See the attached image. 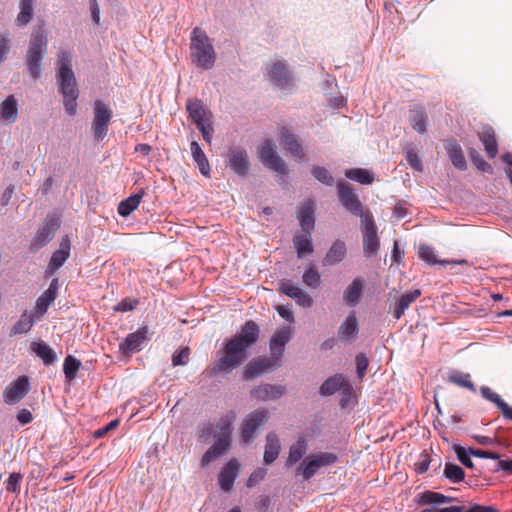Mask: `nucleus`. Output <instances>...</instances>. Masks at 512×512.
<instances>
[{"label":"nucleus","instance_id":"nucleus-55","mask_svg":"<svg viewBox=\"0 0 512 512\" xmlns=\"http://www.w3.org/2000/svg\"><path fill=\"white\" fill-rule=\"evenodd\" d=\"M190 349L188 347H184L180 349L178 352L174 353L172 356V365L173 366H181L186 365L189 360Z\"/></svg>","mask_w":512,"mask_h":512},{"label":"nucleus","instance_id":"nucleus-17","mask_svg":"<svg viewBox=\"0 0 512 512\" xmlns=\"http://www.w3.org/2000/svg\"><path fill=\"white\" fill-rule=\"evenodd\" d=\"M60 226L59 219L55 216L46 218L44 224L38 229L33 240L32 247L38 250L49 243Z\"/></svg>","mask_w":512,"mask_h":512},{"label":"nucleus","instance_id":"nucleus-27","mask_svg":"<svg viewBox=\"0 0 512 512\" xmlns=\"http://www.w3.org/2000/svg\"><path fill=\"white\" fill-rule=\"evenodd\" d=\"M190 151L194 162L199 168L200 173L205 177H210L211 167L209 161L197 141H191Z\"/></svg>","mask_w":512,"mask_h":512},{"label":"nucleus","instance_id":"nucleus-46","mask_svg":"<svg viewBox=\"0 0 512 512\" xmlns=\"http://www.w3.org/2000/svg\"><path fill=\"white\" fill-rule=\"evenodd\" d=\"M454 498L445 496L438 492L433 491H425L420 495L419 503L420 504H442V503H449L453 501Z\"/></svg>","mask_w":512,"mask_h":512},{"label":"nucleus","instance_id":"nucleus-61","mask_svg":"<svg viewBox=\"0 0 512 512\" xmlns=\"http://www.w3.org/2000/svg\"><path fill=\"white\" fill-rule=\"evenodd\" d=\"M355 361L357 374L359 378H363L368 367V358L363 353H360L356 356Z\"/></svg>","mask_w":512,"mask_h":512},{"label":"nucleus","instance_id":"nucleus-22","mask_svg":"<svg viewBox=\"0 0 512 512\" xmlns=\"http://www.w3.org/2000/svg\"><path fill=\"white\" fill-rule=\"evenodd\" d=\"M284 394V387L281 385L261 384L251 391L253 398L259 401L279 399Z\"/></svg>","mask_w":512,"mask_h":512},{"label":"nucleus","instance_id":"nucleus-29","mask_svg":"<svg viewBox=\"0 0 512 512\" xmlns=\"http://www.w3.org/2000/svg\"><path fill=\"white\" fill-rule=\"evenodd\" d=\"M362 290L363 280L361 278H355L343 292L344 302L350 307L356 306L360 301Z\"/></svg>","mask_w":512,"mask_h":512},{"label":"nucleus","instance_id":"nucleus-4","mask_svg":"<svg viewBox=\"0 0 512 512\" xmlns=\"http://www.w3.org/2000/svg\"><path fill=\"white\" fill-rule=\"evenodd\" d=\"M190 40L192 63L205 70L211 69L216 61V52L207 33L201 28L195 27Z\"/></svg>","mask_w":512,"mask_h":512},{"label":"nucleus","instance_id":"nucleus-15","mask_svg":"<svg viewBox=\"0 0 512 512\" xmlns=\"http://www.w3.org/2000/svg\"><path fill=\"white\" fill-rule=\"evenodd\" d=\"M29 390L28 377L20 376L5 388L3 392L4 402L8 405H15L28 394Z\"/></svg>","mask_w":512,"mask_h":512},{"label":"nucleus","instance_id":"nucleus-45","mask_svg":"<svg viewBox=\"0 0 512 512\" xmlns=\"http://www.w3.org/2000/svg\"><path fill=\"white\" fill-rule=\"evenodd\" d=\"M448 381L470 391L475 392V385L470 380V375L460 371H452L448 376Z\"/></svg>","mask_w":512,"mask_h":512},{"label":"nucleus","instance_id":"nucleus-43","mask_svg":"<svg viewBox=\"0 0 512 512\" xmlns=\"http://www.w3.org/2000/svg\"><path fill=\"white\" fill-rule=\"evenodd\" d=\"M345 176L364 185L371 184L374 181L373 173L362 168L348 169L345 171Z\"/></svg>","mask_w":512,"mask_h":512},{"label":"nucleus","instance_id":"nucleus-12","mask_svg":"<svg viewBox=\"0 0 512 512\" xmlns=\"http://www.w3.org/2000/svg\"><path fill=\"white\" fill-rule=\"evenodd\" d=\"M280 360L276 355L270 357H259L250 361L244 369V378L247 380L254 379L263 373L272 371L280 366Z\"/></svg>","mask_w":512,"mask_h":512},{"label":"nucleus","instance_id":"nucleus-57","mask_svg":"<svg viewBox=\"0 0 512 512\" xmlns=\"http://www.w3.org/2000/svg\"><path fill=\"white\" fill-rule=\"evenodd\" d=\"M138 304V300L136 299H130V298H125L123 299L122 301H120L115 307H114V310L115 311H119V312H127V311H132L135 309V307L137 306Z\"/></svg>","mask_w":512,"mask_h":512},{"label":"nucleus","instance_id":"nucleus-33","mask_svg":"<svg viewBox=\"0 0 512 512\" xmlns=\"http://www.w3.org/2000/svg\"><path fill=\"white\" fill-rule=\"evenodd\" d=\"M280 449L281 444L278 436L273 432L268 433L266 436V446L263 457L264 462L266 464L273 463L277 459Z\"/></svg>","mask_w":512,"mask_h":512},{"label":"nucleus","instance_id":"nucleus-53","mask_svg":"<svg viewBox=\"0 0 512 512\" xmlns=\"http://www.w3.org/2000/svg\"><path fill=\"white\" fill-rule=\"evenodd\" d=\"M23 476L20 473H12L10 474L8 480L6 481V490L8 492L19 494L20 492V482Z\"/></svg>","mask_w":512,"mask_h":512},{"label":"nucleus","instance_id":"nucleus-28","mask_svg":"<svg viewBox=\"0 0 512 512\" xmlns=\"http://www.w3.org/2000/svg\"><path fill=\"white\" fill-rule=\"evenodd\" d=\"M0 116L1 119L7 124H12L17 120L18 103L14 95H9L0 104Z\"/></svg>","mask_w":512,"mask_h":512},{"label":"nucleus","instance_id":"nucleus-14","mask_svg":"<svg viewBox=\"0 0 512 512\" xmlns=\"http://www.w3.org/2000/svg\"><path fill=\"white\" fill-rule=\"evenodd\" d=\"M337 187L339 200L349 212L360 218L362 214H371L369 211L363 210L361 202L350 185L345 182H340Z\"/></svg>","mask_w":512,"mask_h":512},{"label":"nucleus","instance_id":"nucleus-52","mask_svg":"<svg viewBox=\"0 0 512 512\" xmlns=\"http://www.w3.org/2000/svg\"><path fill=\"white\" fill-rule=\"evenodd\" d=\"M300 287L294 284L291 280L284 279L279 283V291L290 298H293L297 295Z\"/></svg>","mask_w":512,"mask_h":512},{"label":"nucleus","instance_id":"nucleus-42","mask_svg":"<svg viewBox=\"0 0 512 512\" xmlns=\"http://www.w3.org/2000/svg\"><path fill=\"white\" fill-rule=\"evenodd\" d=\"M34 324L33 314L24 311L19 320L14 324L11 329L10 335L23 334L30 331Z\"/></svg>","mask_w":512,"mask_h":512},{"label":"nucleus","instance_id":"nucleus-18","mask_svg":"<svg viewBox=\"0 0 512 512\" xmlns=\"http://www.w3.org/2000/svg\"><path fill=\"white\" fill-rule=\"evenodd\" d=\"M227 166L237 175L245 176L250 169V162L245 149L234 147L229 150Z\"/></svg>","mask_w":512,"mask_h":512},{"label":"nucleus","instance_id":"nucleus-48","mask_svg":"<svg viewBox=\"0 0 512 512\" xmlns=\"http://www.w3.org/2000/svg\"><path fill=\"white\" fill-rule=\"evenodd\" d=\"M54 300L53 291H45L36 301L35 314L39 317L43 316Z\"/></svg>","mask_w":512,"mask_h":512},{"label":"nucleus","instance_id":"nucleus-3","mask_svg":"<svg viewBox=\"0 0 512 512\" xmlns=\"http://www.w3.org/2000/svg\"><path fill=\"white\" fill-rule=\"evenodd\" d=\"M236 420V413L228 411L216 423L214 431V444L202 456L201 465H209L212 461L223 456L230 448L232 425Z\"/></svg>","mask_w":512,"mask_h":512},{"label":"nucleus","instance_id":"nucleus-63","mask_svg":"<svg viewBox=\"0 0 512 512\" xmlns=\"http://www.w3.org/2000/svg\"><path fill=\"white\" fill-rule=\"evenodd\" d=\"M267 473V470L264 469V468H259L257 470H255L250 476L249 478L247 479V483L246 485L248 487H253L255 486L257 483H259L261 480L264 479L265 475Z\"/></svg>","mask_w":512,"mask_h":512},{"label":"nucleus","instance_id":"nucleus-54","mask_svg":"<svg viewBox=\"0 0 512 512\" xmlns=\"http://www.w3.org/2000/svg\"><path fill=\"white\" fill-rule=\"evenodd\" d=\"M454 451H455V453L457 455L458 460L464 466H466L467 468H473L474 467V464H473L472 460L470 459L471 455L469 453V449L466 450L464 447H462L460 445H455Z\"/></svg>","mask_w":512,"mask_h":512},{"label":"nucleus","instance_id":"nucleus-25","mask_svg":"<svg viewBox=\"0 0 512 512\" xmlns=\"http://www.w3.org/2000/svg\"><path fill=\"white\" fill-rule=\"evenodd\" d=\"M359 331V324L355 312H351L341 323L338 329V337L340 340H352Z\"/></svg>","mask_w":512,"mask_h":512},{"label":"nucleus","instance_id":"nucleus-21","mask_svg":"<svg viewBox=\"0 0 512 512\" xmlns=\"http://www.w3.org/2000/svg\"><path fill=\"white\" fill-rule=\"evenodd\" d=\"M70 239L64 236L60 242L59 249H57L50 259L47 267V272L53 274L57 271L70 256Z\"/></svg>","mask_w":512,"mask_h":512},{"label":"nucleus","instance_id":"nucleus-47","mask_svg":"<svg viewBox=\"0 0 512 512\" xmlns=\"http://www.w3.org/2000/svg\"><path fill=\"white\" fill-rule=\"evenodd\" d=\"M444 476L453 483H459L464 479V470L453 463H446L444 468Z\"/></svg>","mask_w":512,"mask_h":512},{"label":"nucleus","instance_id":"nucleus-32","mask_svg":"<svg viewBox=\"0 0 512 512\" xmlns=\"http://www.w3.org/2000/svg\"><path fill=\"white\" fill-rule=\"evenodd\" d=\"M479 139L483 143L486 154L490 158L496 157L498 153L497 142L494 130L490 126H484L479 132Z\"/></svg>","mask_w":512,"mask_h":512},{"label":"nucleus","instance_id":"nucleus-1","mask_svg":"<svg viewBox=\"0 0 512 512\" xmlns=\"http://www.w3.org/2000/svg\"><path fill=\"white\" fill-rule=\"evenodd\" d=\"M259 333V326L252 320L247 321L237 335L226 340L213 371L229 373L238 368L246 360L247 350L257 342Z\"/></svg>","mask_w":512,"mask_h":512},{"label":"nucleus","instance_id":"nucleus-23","mask_svg":"<svg viewBox=\"0 0 512 512\" xmlns=\"http://www.w3.org/2000/svg\"><path fill=\"white\" fill-rule=\"evenodd\" d=\"M280 142L284 149L289 152L293 157L301 159L304 157V151L295 137L287 128L283 127L280 130Z\"/></svg>","mask_w":512,"mask_h":512},{"label":"nucleus","instance_id":"nucleus-40","mask_svg":"<svg viewBox=\"0 0 512 512\" xmlns=\"http://www.w3.org/2000/svg\"><path fill=\"white\" fill-rule=\"evenodd\" d=\"M293 242L297 250L298 257L301 258L305 254H310L313 252V245L310 232L304 231V233L296 235L294 237Z\"/></svg>","mask_w":512,"mask_h":512},{"label":"nucleus","instance_id":"nucleus-20","mask_svg":"<svg viewBox=\"0 0 512 512\" xmlns=\"http://www.w3.org/2000/svg\"><path fill=\"white\" fill-rule=\"evenodd\" d=\"M239 471V463L236 459H231L228 463L222 468L218 476V483L220 488L229 492L234 484V481L238 475Z\"/></svg>","mask_w":512,"mask_h":512},{"label":"nucleus","instance_id":"nucleus-62","mask_svg":"<svg viewBox=\"0 0 512 512\" xmlns=\"http://www.w3.org/2000/svg\"><path fill=\"white\" fill-rule=\"evenodd\" d=\"M10 52V40L7 36L0 35V65L7 59Z\"/></svg>","mask_w":512,"mask_h":512},{"label":"nucleus","instance_id":"nucleus-24","mask_svg":"<svg viewBox=\"0 0 512 512\" xmlns=\"http://www.w3.org/2000/svg\"><path fill=\"white\" fill-rule=\"evenodd\" d=\"M480 393L483 398L494 403L497 408L501 411L504 418L512 420V407L509 406L496 392L492 391L487 386L480 388Z\"/></svg>","mask_w":512,"mask_h":512},{"label":"nucleus","instance_id":"nucleus-51","mask_svg":"<svg viewBox=\"0 0 512 512\" xmlns=\"http://www.w3.org/2000/svg\"><path fill=\"white\" fill-rule=\"evenodd\" d=\"M312 175L318 181H320L321 183H323L325 185L332 186L334 183V178L332 177L330 172L324 167H320V166L313 167Z\"/></svg>","mask_w":512,"mask_h":512},{"label":"nucleus","instance_id":"nucleus-7","mask_svg":"<svg viewBox=\"0 0 512 512\" xmlns=\"http://www.w3.org/2000/svg\"><path fill=\"white\" fill-rule=\"evenodd\" d=\"M112 116L113 111L109 105L101 100L94 102L91 130L96 141L100 142L107 136Z\"/></svg>","mask_w":512,"mask_h":512},{"label":"nucleus","instance_id":"nucleus-6","mask_svg":"<svg viewBox=\"0 0 512 512\" xmlns=\"http://www.w3.org/2000/svg\"><path fill=\"white\" fill-rule=\"evenodd\" d=\"M186 109L189 113V117L201 131L203 139L208 144H211L214 133L211 112L204 106L202 101L198 99L187 100Z\"/></svg>","mask_w":512,"mask_h":512},{"label":"nucleus","instance_id":"nucleus-9","mask_svg":"<svg viewBox=\"0 0 512 512\" xmlns=\"http://www.w3.org/2000/svg\"><path fill=\"white\" fill-rule=\"evenodd\" d=\"M268 420V411L257 409L249 413L241 424V438L244 442L250 443L256 437L257 430L264 426Z\"/></svg>","mask_w":512,"mask_h":512},{"label":"nucleus","instance_id":"nucleus-41","mask_svg":"<svg viewBox=\"0 0 512 512\" xmlns=\"http://www.w3.org/2000/svg\"><path fill=\"white\" fill-rule=\"evenodd\" d=\"M31 348L45 365L53 364L57 358L56 353L45 343L33 342Z\"/></svg>","mask_w":512,"mask_h":512},{"label":"nucleus","instance_id":"nucleus-30","mask_svg":"<svg viewBox=\"0 0 512 512\" xmlns=\"http://www.w3.org/2000/svg\"><path fill=\"white\" fill-rule=\"evenodd\" d=\"M409 121L415 131L424 134L427 131V113L424 107L415 106L409 111Z\"/></svg>","mask_w":512,"mask_h":512},{"label":"nucleus","instance_id":"nucleus-50","mask_svg":"<svg viewBox=\"0 0 512 512\" xmlns=\"http://www.w3.org/2000/svg\"><path fill=\"white\" fill-rule=\"evenodd\" d=\"M320 279L319 272L313 267L307 269L302 276L303 283L312 289L319 287Z\"/></svg>","mask_w":512,"mask_h":512},{"label":"nucleus","instance_id":"nucleus-26","mask_svg":"<svg viewBox=\"0 0 512 512\" xmlns=\"http://www.w3.org/2000/svg\"><path fill=\"white\" fill-rule=\"evenodd\" d=\"M314 210L315 205L313 201H306L299 208L298 219L305 232H311L314 228Z\"/></svg>","mask_w":512,"mask_h":512},{"label":"nucleus","instance_id":"nucleus-8","mask_svg":"<svg viewBox=\"0 0 512 512\" xmlns=\"http://www.w3.org/2000/svg\"><path fill=\"white\" fill-rule=\"evenodd\" d=\"M338 457L331 452H321L307 456L299 465L298 474L303 476L304 480L313 477L322 467L331 466L336 463Z\"/></svg>","mask_w":512,"mask_h":512},{"label":"nucleus","instance_id":"nucleus-58","mask_svg":"<svg viewBox=\"0 0 512 512\" xmlns=\"http://www.w3.org/2000/svg\"><path fill=\"white\" fill-rule=\"evenodd\" d=\"M292 299H294L300 306L304 308H310L313 305V299L301 288Z\"/></svg>","mask_w":512,"mask_h":512},{"label":"nucleus","instance_id":"nucleus-56","mask_svg":"<svg viewBox=\"0 0 512 512\" xmlns=\"http://www.w3.org/2000/svg\"><path fill=\"white\" fill-rule=\"evenodd\" d=\"M471 158H472L474 165L477 167L478 170H480L482 172L492 171L491 165L489 163H487L478 152L472 151Z\"/></svg>","mask_w":512,"mask_h":512},{"label":"nucleus","instance_id":"nucleus-10","mask_svg":"<svg viewBox=\"0 0 512 512\" xmlns=\"http://www.w3.org/2000/svg\"><path fill=\"white\" fill-rule=\"evenodd\" d=\"M360 220L364 252L367 256H372L379 248L377 228L372 214H362Z\"/></svg>","mask_w":512,"mask_h":512},{"label":"nucleus","instance_id":"nucleus-5","mask_svg":"<svg viewBox=\"0 0 512 512\" xmlns=\"http://www.w3.org/2000/svg\"><path fill=\"white\" fill-rule=\"evenodd\" d=\"M47 47V33L44 27L40 26L32 32L26 54L27 69L34 80L41 77V60L47 52Z\"/></svg>","mask_w":512,"mask_h":512},{"label":"nucleus","instance_id":"nucleus-37","mask_svg":"<svg viewBox=\"0 0 512 512\" xmlns=\"http://www.w3.org/2000/svg\"><path fill=\"white\" fill-rule=\"evenodd\" d=\"M346 255V246L342 241H335L328 250L324 263L326 265H335L341 262Z\"/></svg>","mask_w":512,"mask_h":512},{"label":"nucleus","instance_id":"nucleus-60","mask_svg":"<svg viewBox=\"0 0 512 512\" xmlns=\"http://www.w3.org/2000/svg\"><path fill=\"white\" fill-rule=\"evenodd\" d=\"M292 299H294L300 306L304 308H310L313 305V299L301 288Z\"/></svg>","mask_w":512,"mask_h":512},{"label":"nucleus","instance_id":"nucleus-49","mask_svg":"<svg viewBox=\"0 0 512 512\" xmlns=\"http://www.w3.org/2000/svg\"><path fill=\"white\" fill-rule=\"evenodd\" d=\"M81 366V362L74 356L68 355L63 364V370L65 377L68 380H73L76 377V373Z\"/></svg>","mask_w":512,"mask_h":512},{"label":"nucleus","instance_id":"nucleus-2","mask_svg":"<svg viewBox=\"0 0 512 512\" xmlns=\"http://www.w3.org/2000/svg\"><path fill=\"white\" fill-rule=\"evenodd\" d=\"M73 54L66 49H60L57 53L56 79L59 92L63 97V104L67 114L73 116L77 111V99L79 90L74 71L72 69Z\"/></svg>","mask_w":512,"mask_h":512},{"label":"nucleus","instance_id":"nucleus-16","mask_svg":"<svg viewBox=\"0 0 512 512\" xmlns=\"http://www.w3.org/2000/svg\"><path fill=\"white\" fill-rule=\"evenodd\" d=\"M148 333L149 330L147 326H142L137 331L130 333L125 340L120 343V351L124 354L139 352L142 350L144 343L149 340Z\"/></svg>","mask_w":512,"mask_h":512},{"label":"nucleus","instance_id":"nucleus-64","mask_svg":"<svg viewBox=\"0 0 512 512\" xmlns=\"http://www.w3.org/2000/svg\"><path fill=\"white\" fill-rule=\"evenodd\" d=\"M406 159H407L408 163L410 164V166L413 169H415L417 171H421L422 170V164H421V161H420V159H419V157H418L416 152L408 151Z\"/></svg>","mask_w":512,"mask_h":512},{"label":"nucleus","instance_id":"nucleus-19","mask_svg":"<svg viewBox=\"0 0 512 512\" xmlns=\"http://www.w3.org/2000/svg\"><path fill=\"white\" fill-rule=\"evenodd\" d=\"M292 333L293 331L289 326L279 328L275 331L269 343L270 352L272 355H276L279 358L282 357L285 350V345L292 338Z\"/></svg>","mask_w":512,"mask_h":512},{"label":"nucleus","instance_id":"nucleus-34","mask_svg":"<svg viewBox=\"0 0 512 512\" xmlns=\"http://www.w3.org/2000/svg\"><path fill=\"white\" fill-rule=\"evenodd\" d=\"M445 149L452 164L459 170H465L467 165L460 145L455 140H451L445 144Z\"/></svg>","mask_w":512,"mask_h":512},{"label":"nucleus","instance_id":"nucleus-11","mask_svg":"<svg viewBox=\"0 0 512 512\" xmlns=\"http://www.w3.org/2000/svg\"><path fill=\"white\" fill-rule=\"evenodd\" d=\"M260 161L269 169L285 175L287 167L285 161L277 154L276 145L271 140H266L259 152Z\"/></svg>","mask_w":512,"mask_h":512},{"label":"nucleus","instance_id":"nucleus-39","mask_svg":"<svg viewBox=\"0 0 512 512\" xmlns=\"http://www.w3.org/2000/svg\"><path fill=\"white\" fill-rule=\"evenodd\" d=\"M345 377L342 374H336L328 378L320 387V394L329 396L340 390L345 385Z\"/></svg>","mask_w":512,"mask_h":512},{"label":"nucleus","instance_id":"nucleus-38","mask_svg":"<svg viewBox=\"0 0 512 512\" xmlns=\"http://www.w3.org/2000/svg\"><path fill=\"white\" fill-rule=\"evenodd\" d=\"M35 0H20L19 13L16 17V25L19 27L26 26L32 19Z\"/></svg>","mask_w":512,"mask_h":512},{"label":"nucleus","instance_id":"nucleus-35","mask_svg":"<svg viewBox=\"0 0 512 512\" xmlns=\"http://www.w3.org/2000/svg\"><path fill=\"white\" fill-rule=\"evenodd\" d=\"M308 449V444L305 438H299L295 443H293L289 448V454L286 459V466H292L299 462L302 457L306 454Z\"/></svg>","mask_w":512,"mask_h":512},{"label":"nucleus","instance_id":"nucleus-31","mask_svg":"<svg viewBox=\"0 0 512 512\" xmlns=\"http://www.w3.org/2000/svg\"><path fill=\"white\" fill-rule=\"evenodd\" d=\"M419 258L422 259L423 261L427 262L430 265H434V264L466 265V264H468L467 260H465V259L453 260V261L437 260L433 248H431L428 245H421L419 247Z\"/></svg>","mask_w":512,"mask_h":512},{"label":"nucleus","instance_id":"nucleus-36","mask_svg":"<svg viewBox=\"0 0 512 512\" xmlns=\"http://www.w3.org/2000/svg\"><path fill=\"white\" fill-rule=\"evenodd\" d=\"M421 295V291L419 289L411 290L404 293L398 300L395 310L394 317L396 319H400L404 314L405 310L408 309L411 303L416 301Z\"/></svg>","mask_w":512,"mask_h":512},{"label":"nucleus","instance_id":"nucleus-44","mask_svg":"<svg viewBox=\"0 0 512 512\" xmlns=\"http://www.w3.org/2000/svg\"><path fill=\"white\" fill-rule=\"evenodd\" d=\"M141 195L134 194L121 201L118 205V213L122 217L129 216L140 204Z\"/></svg>","mask_w":512,"mask_h":512},{"label":"nucleus","instance_id":"nucleus-59","mask_svg":"<svg viewBox=\"0 0 512 512\" xmlns=\"http://www.w3.org/2000/svg\"><path fill=\"white\" fill-rule=\"evenodd\" d=\"M292 299H294L300 306L304 308H310L313 305V299L301 288Z\"/></svg>","mask_w":512,"mask_h":512},{"label":"nucleus","instance_id":"nucleus-13","mask_svg":"<svg viewBox=\"0 0 512 512\" xmlns=\"http://www.w3.org/2000/svg\"><path fill=\"white\" fill-rule=\"evenodd\" d=\"M269 79L282 89L293 85V76L286 64L281 60H273L266 66Z\"/></svg>","mask_w":512,"mask_h":512}]
</instances>
